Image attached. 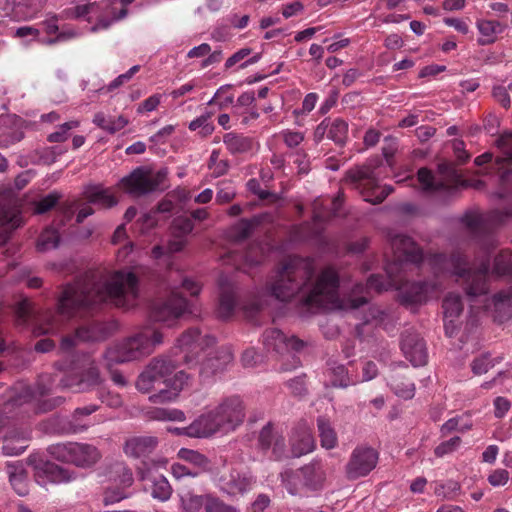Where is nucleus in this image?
<instances>
[{"label": "nucleus", "instance_id": "obj_1", "mask_svg": "<svg viewBox=\"0 0 512 512\" xmlns=\"http://www.w3.org/2000/svg\"><path fill=\"white\" fill-rule=\"evenodd\" d=\"M390 244L393 250V262L385 267L387 279L380 275H372L365 286L357 284L349 297L343 299L339 297L340 301L347 304L353 303L355 306L338 308L339 310H353L364 305L367 303V297L359 296V294L368 293L369 290L382 292L390 288H396L400 291L401 301L407 305L423 304L437 298L441 287L436 281L400 285V280L397 278L403 264H420L423 261L429 265L435 274L447 272L465 278L466 292L469 297L474 298L487 292V278L490 270L487 261L483 260L477 270L471 271L466 270V261L459 253L452 255L450 258H446L442 254L424 258L421 249L406 235H391ZM336 309L334 308V310Z\"/></svg>", "mask_w": 512, "mask_h": 512}, {"label": "nucleus", "instance_id": "obj_2", "mask_svg": "<svg viewBox=\"0 0 512 512\" xmlns=\"http://www.w3.org/2000/svg\"><path fill=\"white\" fill-rule=\"evenodd\" d=\"M139 294L137 277L130 271H116L109 275L88 272L74 284L64 287L58 301L57 313H46L33 328L36 335L54 334L60 322L75 315L81 309H89L102 303L130 308Z\"/></svg>", "mask_w": 512, "mask_h": 512}, {"label": "nucleus", "instance_id": "obj_3", "mask_svg": "<svg viewBox=\"0 0 512 512\" xmlns=\"http://www.w3.org/2000/svg\"><path fill=\"white\" fill-rule=\"evenodd\" d=\"M338 285L339 279L334 269L325 268L315 277L313 260L294 256L276 268L266 284V291L278 301L295 300L311 311L355 306L339 300Z\"/></svg>", "mask_w": 512, "mask_h": 512}, {"label": "nucleus", "instance_id": "obj_4", "mask_svg": "<svg viewBox=\"0 0 512 512\" xmlns=\"http://www.w3.org/2000/svg\"><path fill=\"white\" fill-rule=\"evenodd\" d=\"M162 342V333L153 324H147L132 335L110 345L103 359L108 367L140 360L151 355Z\"/></svg>", "mask_w": 512, "mask_h": 512}, {"label": "nucleus", "instance_id": "obj_5", "mask_svg": "<svg viewBox=\"0 0 512 512\" xmlns=\"http://www.w3.org/2000/svg\"><path fill=\"white\" fill-rule=\"evenodd\" d=\"M380 174V169L365 165L349 170L346 174V179L359 190L366 202L378 204L392 192L390 186L379 185Z\"/></svg>", "mask_w": 512, "mask_h": 512}, {"label": "nucleus", "instance_id": "obj_6", "mask_svg": "<svg viewBox=\"0 0 512 512\" xmlns=\"http://www.w3.org/2000/svg\"><path fill=\"white\" fill-rule=\"evenodd\" d=\"M48 451L53 458L80 468L92 467L101 458V453L97 447L88 443H57L51 445Z\"/></svg>", "mask_w": 512, "mask_h": 512}, {"label": "nucleus", "instance_id": "obj_7", "mask_svg": "<svg viewBox=\"0 0 512 512\" xmlns=\"http://www.w3.org/2000/svg\"><path fill=\"white\" fill-rule=\"evenodd\" d=\"M418 181L422 190L428 193H452L458 187L465 185L451 163L440 164L436 175L432 174L427 168H421L418 171Z\"/></svg>", "mask_w": 512, "mask_h": 512}, {"label": "nucleus", "instance_id": "obj_8", "mask_svg": "<svg viewBox=\"0 0 512 512\" xmlns=\"http://www.w3.org/2000/svg\"><path fill=\"white\" fill-rule=\"evenodd\" d=\"M165 178L166 172L163 170L153 172L151 169L138 167L123 177L119 186L132 196H142L159 188Z\"/></svg>", "mask_w": 512, "mask_h": 512}, {"label": "nucleus", "instance_id": "obj_9", "mask_svg": "<svg viewBox=\"0 0 512 512\" xmlns=\"http://www.w3.org/2000/svg\"><path fill=\"white\" fill-rule=\"evenodd\" d=\"M211 410L220 429V434L235 431L245 419V406L238 396L223 399Z\"/></svg>", "mask_w": 512, "mask_h": 512}, {"label": "nucleus", "instance_id": "obj_10", "mask_svg": "<svg viewBox=\"0 0 512 512\" xmlns=\"http://www.w3.org/2000/svg\"><path fill=\"white\" fill-rule=\"evenodd\" d=\"M101 381L102 378L96 362L88 358L78 367V371L75 374L65 375L60 383L64 388L86 391L99 385Z\"/></svg>", "mask_w": 512, "mask_h": 512}, {"label": "nucleus", "instance_id": "obj_11", "mask_svg": "<svg viewBox=\"0 0 512 512\" xmlns=\"http://www.w3.org/2000/svg\"><path fill=\"white\" fill-rule=\"evenodd\" d=\"M190 304L179 295L178 292L172 291L167 300L155 305L151 312V318L170 327L185 313H190Z\"/></svg>", "mask_w": 512, "mask_h": 512}, {"label": "nucleus", "instance_id": "obj_12", "mask_svg": "<svg viewBox=\"0 0 512 512\" xmlns=\"http://www.w3.org/2000/svg\"><path fill=\"white\" fill-rule=\"evenodd\" d=\"M116 329V323H92L86 327L79 328L74 336L64 337L61 341V349L69 351L79 342L103 341L112 335Z\"/></svg>", "mask_w": 512, "mask_h": 512}, {"label": "nucleus", "instance_id": "obj_13", "mask_svg": "<svg viewBox=\"0 0 512 512\" xmlns=\"http://www.w3.org/2000/svg\"><path fill=\"white\" fill-rule=\"evenodd\" d=\"M378 453L369 446L356 447L346 464V475L355 480L367 476L377 465Z\"/></svg>", "mask_w": 512, "mask_h": 512}, {"label": "nucleus", "instance_id": "obj_14", "mask_svg": "<svg viewBox=\"0 0 512 512\" xmlns=\"http://www.w3.org/2000/svg\"><path fill=\"white\" fill-rule=\"evenodd\" d=\"M168 361L170 370L164 378V387L160 388L158 393L149 397V400L153 403H165L176 400L180 392L188 385V375L183 371L174 373L175 365L171 360Z\"/></svg>", "mask_w": 512, "mask_h": 512}, {"label": "nucleus", "instance_id": "obj_15", "mask_svg": "<svg viewBox=\"0 0 512 512\" xmlns=\"http://www.w3.org/2000/svg\"><path fill=\"white\" fill-rule=\"evenodd\" d=\"M512 214V209L506 213L492 211L490 213H480L478 211H469L461 219L465 227L474 234H488L497 225L504 222V218Z\"/></svg>", "mask_w": 512, "mask_h": 512}, {"label": "nucleus", "instance_id": "obj_16", "mask_svg": "<svg viewBox=\"0 0 512 512\" xmlns=\"http://www.w3.org/2000/svg\"><path fill=\"white\" fill-rule=\"evenodd\" d=\"M170 370L169 361L154 359L139 375L136 388L142 393H149L153 389H160L164 385V378Z\"/></svg>", "mask_w": 512, "mask_h": 512}, {"label": "nucleus", "instance_id": "obj_17", "mask_svg": "<svg viewBox=\"0 0 512 512\" xmlns=\"http://www.w3.org/2000/svg\"><path fill=\"white\" fill-rule=\"evenodd\" d=\"M33 469L35 480L41 486L47 483H67L76 478L73 471L44 460L33 461Z\"/></svg>", "mask_w": 512, "mask_h": 512}, {"label": "nucleus", "instance_id": "obj_18", "mask_svg": "<svg viewBox=\"0 0 512 512\" xmlns=\"http://www.w3.org/2000/svg\"><path fill=\"white\" fill-rule=\"evenodd\" d=\"M215 343V338L210 335L201 336L197 328L185 331L178 339L177 344L184 353L185 362H191L200 352L205 351Z\"/></svg>", "mask_w": 512, "mask_h": 512}, {"label": "nucleus", "instance_id": "obj_19", "mask_svg": "<svg viewBox=\"0 0 512 512\" xmlns=\"http://www.w3.org/2000/svg\"><path fill=\"white\" fill-rule=\"evenodd\" d=\"M263 345L269 352L284 354L289 351H299L304 343L294 336L287 337L280 330L271 328L263 334Z\"/></svg>", "mask_w": 512, "mask_h": 512}, {"label": "nucleus", "instance_id": "obj_20", "mask_svg": "<svg viewBox=\"0 0 512 512\" xmlns=\"http://www.w3.org/2000/svg\"><path fill=\"white\" fill-rule=\"evenodd\" d=\"M233 358L230 347H222L216 352L215 356L208 357L202 362L199 372L200 378L205 382L213 380L228 368L233 362Z\"/></svg>", "mask_w": 512, "mask_h": 512}, {"label": "nucleus", "instance_id": "obj_21", "mask_svg": "<svg viewBox=\"0 0 512 512\" xmlns=\"http://www.w3.org/2000/svg\"><path fill=\"white\" fill-rule=\"evenodd\" d=\"M31 431L24 427H8L3 435L2 451L6 456L22 454L28 447Z\"/></svg>", "mask_w": 512, "mask_h": 512}, {"label": "nucleus", "instance_id": "obj_22", "mask_svg": "<svg viewBox=\"0 0 512 512\" xmlns=\"http://www.w3.org/2000/svg\"><path fill=\"white\" fill-rule=\"evenodd\" d=\"M139 478L144 482V488L150 491L151 496L161 502L170 499L172 487L166 477L157 474L150 469L139 471Z\"/></svg>", "mask_w": 512, "mask_h": 512}, {"label": "nucleus", "instance_id": "obj_23", "mask_svg": "<svg viewBox=\"0 0 512 512\" xmlns=\"http://www.w3.org/2000/svg\"><path fill=\"white\" fill-rule=\"evenodd\" d=\"M401 349L410 363L415 366H423L427 363V350L424 341L416 333H407L403 336Z\"/></svg>", "mask_w": 512, "mask_h": 512}, {"label": "nucleus", "instance_id": "obj_24", "mask_svg": "<svg viewBox=\"0 0 512 512\" xmlns=\"http://www.w3.org/2000/svg\"><path fill=\"white\" fill-rule=\"evenodd\" d=\"M462 311L463 303L460 295L449 293L443 301L444 328L447 336L453 337L456 335V319L460 316Z\"/></svg>", "mask_w": 512, "mask_h": 512}, {"label": "nucleus", "instance_id": "obj_25", "mask_svg": "<svg viewBox=\"0 0 512 512\" xmlns=\"http://www.w3.org/2000/svg\"><path fill=\"white\" fill-rule=\"evenodd\" d=\"M221 489L229 495L244 494L251 489L254 478L248 472H241L236 469L231 470L230 474L221 477Z\"/></svg>", "mask_w": 512, "mask_h": 512}, {"label": "nucleus", "instance_id": "obj_26", "mask_svg": "<svg viewBox=\"0 0 512 512\" xmlns=\"http://www.w3.org/2000/svg\"><path fill=\"white\" fill-rule=\"evenodd\" d=\"M218 433L220 429L211 409L188 425V437L191 438H209Z\"/></svg>", "mask_w": 512, "mask_h": 512}, {"label": "nucleus", "instance_id": "obj_27", "mask_svg": "<svg viewBox=\"0 0 512 512\" xmlns=\"http://www.w3.org/2000/svg\"><path fill=\"white\" fill-rule=\"evenodd\" d=\"M484 307L492 310L495 320L502 322L512 317V289L486 299Z\"/></svg>", "mask_w": 512, "mask_h": 512}, {"label": "nucleus", "instance_id": "obj_28", "mask_svg": "<svg viewBox=\"0 0 512 512\" xmlns=\"http://www.w3.org/2000/svg\"><path fill=\"white\" fill-rule=\"evenodd\" d=\"M83 195L90 203L101 208H111L118 204V199L109 188L101 184H90L84 188Z\"/></svg>", "mask_w": 512, "mask_h": 512}, {"label": "nucleus", "instance_id": "obj_29", "mask_svg": "<svg viewBox=\"0 0 512 512\" xmlns=\"http://www.w3.org/2000/svg\"><path fill=\"white\" fill-rule=\"evenodd\" d=\"M503 156L496 161V168L502 181L512 172V132L502 134L496 141Z\"/></svg>", "mask_w": 512, "mask_h": 512}, {"label": "nucleus", "instance_id": "obj_30", "mask_svg": "<svg viewBox=\"0 0 512 512\" xmlns=\"http://www.w3.org/2000/svg\"><path fill=\"white\" fill-rule=\"evenodd\" d=\"M220 299L218 306V316L222 319L229 318L236 307V294L234 287L230 284L227 278L221 277L219 279Z\"/></svg>", "mask_w": 512, "mask_h": 512}, {"label": "nucleus", "instance_id": "obj_31", "mask_svg": "<svg viewBox=\"0 0 512 512\" xmlns=\"http://www.w3.org/2000/svg\"><path fill=\"white\" fill-rule=\"evenodd\" d=\"M158 445V439L154 436H138L128 439L124 446L125 453L134 458H139L151 453Z\"/></svg>", "mask_w": 512, "mask_h": 512}, {"label": "nucleus", "instance_id": "obj_32", "mask_svg": "<svg viewBox=\"0 0 512 512\" xmlns=\"http://www.w3.org/2000/svg\"><path fill=\"white\" fill-rule=\"evenodd\" d=\"M356 383L357 381L349 375L348 370L342 364H333L325 372L324 385L326 387L345 389Z\"/></svg>", "mask_w": 512, "mask_h": 512}, {"label": "nucleus", "instance_id": "obj_33", "mask_svg": "<svg viewBox=\"0 0 512 512\" xmlns=\"http://www.w3.org/2000/svg\"><path fill=\"white\" fill-rule=\"evenodd\" d=\"M476 28L480 35L477 42L482 46L495 43L498 35L504 30V26L499 21L487 19H478Z\"/></svg>", "mask_w": 512, "mask_h": 512}, {"label": "nucleus", "instance_id": "obj_34", "mask_svg": "<svg viewBox=\"0 0 512 512\" xmlns=\"http://www.w3.org/2000/svg\"><path fill=\"white\" fill-rule=\"evenodd\" d=\"M315 448V440L311 431L303 428L293 434L291 438V453L293 457H301L312 452Z\"/></svg>", "mask_w": 512, "mask_h": 512}, {"label": "nucleus", "instance_id": "obj_35", "mask_svg": "<svg viewBox=\"0 0 512 512\" xmlns=\"http://www.w3.org/2000/svg\"><path fill=\"white\" fill-rule=\"evenodd\" d=\"M302 474L307 490L315 492L322 489L326 474L319 462H312L302 467Z\"/></svg>", "mask_w": 512, "mask_h": 512}, {"label": "nucleus", "instance_id": "obj_36", "mask_svg": "<svg viewBox=\"0 0 512 512\" xmlns=\"http://www.w3.org/2000/svg\"><path fill=\"white\" fill-rule=\"evenodd\" d=\"M302 468L298 470H286L281 474L282 483L286 488L287 492L292 496H306L307 486L304 484V478H302Z\"/></svg>", "mask_w": 512, "mask_h": 512}, {"label": "nucleus", "instance_id": "obj_37", "mask_svg": "<svg viewBox=\"0 0 512 512\" xmlns=\"http://www.w3.org/2000/svg\"><path fill=\"white\" fill-rule=\"evenodd\" d=\"M324 199L318 198L313 203V219L315 223L328 220L331 216H339L342 205V196L339 194L331 201V207H326Z\"/></svg>", "mask_w": 512, "mask_h": 512}, {"label": "nucleus", "instance_id": "obj_38", "mask_svg": "<svg viewBox=\"0 0 512 512\" xmlns=\"http://www.w3.org/2000/svg\"><path fill=\"white\" fill-rule=\"evenodd\" d=\"M93 123L106 131L109 134H115L116 132L125 128L129 121L126 117L119 115L117 117L106 116L104 113H96L93 118Z\"/></svg>", "mask_w": 512, "mask_h": 512}, {"label": "nucleus", "instance_id": "obj_39", "mask_svg": "<svg viewBox=\"0 0 512 512\" xmlns=\"http://www.w3.org/2000/svg\"><path fill=\"white\" fill-rule=\"evenodd\" d=\"M262 216H254L251 219H242L234 224L228 232L231 240L238 242L247 238L256 226L261 222Z\"/></svg>", "mask_w": 512, "mask_h": 512}, {"label": "nucleus", "instance_id": "obj_40", "mask_svg": "<svg viewBox=\"0 0 512 512\" xmlns=\"http://www.w3.org/2000/svg\"><path fill=\"white\" fill-rule=\"evenodd\" d=\"M209 494L198 495L186 490L179 494L180 505L183 512H199L205 509Z\"/></svg>", "mask_w": 512, "mask_h": 512}, {"label": "nucleus", "instance_id": "obj_41", "mask_svg": "<svg viewBox=\"0 0 512 512\" xmlns=\"http://www.w3.org/2000/svg\"><path fill=\"white\" fill-rule=\"evenodd\" d=\"M177 456L179 459L186 461L194 466V471H199V474L209 470L210 461L202 453L196 450L181 448Z\"/></svg>", "mask_w": 512, "mask_h": 512}, {"label": "nucleus", "instance_id": "obj_42", "mask_svg": "<svg viewBox=\"0 0 512 512\" xmlns=\"http://www.w3.org/2000/svg\"><path fill=\"white\" fill-rule=\"evenodd\" d=\"M21 224L20 212L17 208L0 206V234L19 227Z\"/></svg>", "mask_w": 512, "mask_h": 512}, {"label": "nucleus", "instance_id": "obj_43", "mask_svg": "<svg viewBox=\"0 0 512 512\" xmlns=\"http://www.w3.org/2000/svg\"><path fill=\"white\" fill-rule=\"evenodd\" d=\"M223 143L231 154H242L252 149V140L235 133H227L223 137Z\"/></svg>", "mask_w": 512, "mask_h": 512}, {"label": "nucleus", "instance_id": "obj_44", "mask_svg": "<svg viewBox=\"0 0 512 512\" xmlns=\"http://www.w3.org/2000/svg\"><path fill=\"white\" fill-rule=\"evenodd\" d=\"M7 473L9 481L15 492L20 496H25L28 493V487L22 467L15 463H8Z\"/></svg>", "mask_w": 512, "mask_h": 512}, {"label": "nucleus", "instance_id": "obj_45", "mask_svg": "<svg viewBox=\"0 0 512 512\" xmlns=\"http://www.w3.org/2000/svg\"><path fill=\"white\" fill-rule=\"evenodd\" d=\"M317 427L319 431V437L321 446L325 449H333L337 445V436L330 423V421L321 416L317 419Z\"/></svg>", "mask_w": 512, "mask_h": 512}, {"label": "nucleus", "instance_id": "obj_46", "mask_svg": "<svg viewBox=\"0 0 512 512\" xmlns=\"http://www.w3.org/2000/svg\"><path fill=\"white\" fill-rule=\"evenodd\" d=\"M389 385L392 391L400 398L405 400L412 399L415 395V384L404 377L394 376Z\"/></svg>", "mask_w": 512, "mask_h": 512}, {"label": "nucleus", "instance_id": "obj_47", "mask_svg": "<svg viewBox=\"0 0 512 512\" xmlns=\"http://www.w3.org/2000/svg\"><path fill=\"white\" fill-rule=\"evenodd\" d=\"M348 137V123L343 119L328 120V138L343 145Z\"/></svg>", "mask_w": 512, "mask_h": 512}, {"label": "nucleus", "instance_id": "obj_48", "mask_svg": "<svg viewBox=\"0 0 512 512\" xmlns=\"http://www.w3.org/2000/svg\"><path fill=\"white\" fill-rule=\"evenodd\" d=\"M60 241L59 232L54 228H46L37 241V250L46 252L55 249Z\"/></svg>", "mask_w": 512, "mask_h": 512}, {"label": "nucleus", "instance_id": "obj_49", "mask_svg": "<svg viewBox=\"0 0 512 512\" xmlns=\"http://www.w3.org/2000/svg\"><path fill=\"white\" fill-rule=\"evenodd\" d=\"M97 409H98V407L94 404H90L85 407L77 408L74 411L73 416H72V421H71V426H70V429L72 430V432L77 433V432L86 430L89 427L90 423L89 422L81 423L80 422L81 418L84 416L91 415Z\"/></svg>", "mask_w": 512, "mask_h": 512}, {"label": "nucleus", "instance_id": "obj_50", "mask_svg": "<svg viewBox=\"0 0 512 512\" xmlns=\"http://www.w3.org/2000/svg\"><path fill=\"white\" fill-rule=\"evenodd\" d=\"M461 490V486L457 481L447 480L446 482H437L434 487V494L443 499H454Z\"/></svg>", "mask_w": 512, "mask_h": 512}, {"label": "nucleus", "instance_id": "obj_51", "mask_svg": "<svg viewBox=\"0 0 512 512\" xmlns=\"http://www.w3.org/2000/svg\"><path fill=\"white\" fill-rule=\"evenodd\" d=\"M185 245H186L185 238H183L181 236L177 237L175 235H172V239L168 242V245L166 248H164L161 245H157L152 249V256L155 259H158V258L162 257L163 255H165L166 253H176V252L181 251Z\"/></svg>", "mask_w": 512, "mask_h": 512}, {"label": "nucleus", "instance_id": "obj_52", "mask_svg": "<svg viewBox=\"0 0 512 512\" xmlns=\"http://www.w3.org/2000/svg\"><path fill=\"white\" fill-rule=\"evenodd\" d=\"M512 272V254L509 251H501L494 260L492 274L497 276L507 275Z\"/></svg>", "mask_w": 512, "mask_h": 512}, {"label": "nucleus", "instance_id": "obj_53", "mask_svg": "<svg viewBox=\"0 0 512 512\" xmlns=\"http://www.w3.org/2000/svg\"><path fill=\"white\" fill-rule=\"evenodd\" d=\"M34 312L32 302L24 298L15 307L16 325L26 326Z\"/></svg>", "mask_w": 512, "mask_h": 512}, {"label": "nucleus", "instance_id": "obj_54", "mask_svg": "<svg viewBox=\"0 0 512 512\" xmlns=\"http://www.w3.org/2000/svg\"><path fill=\"white\" fill-rule=\"evenodd\" d=\"M80 125L78 120H71L60 125L57 130L49 134L47 140L51 143H62L69 137V132Z\"/></svg>", "mask_w": 512, "mask_h": 512}, {"label": "nucleus", "instance_id": "obj_55", "mask_svg": "<svg viewBox=\"0 0 512 512\" xmlns=\"http://www.w3.org/2000/svg\"><path fill=\"white\" fill-rule=\"evenodd\" d=\"M205 512H238V509L232 505L226 504L220 498L209 494Z\"/></svg>", "mask_w": 512, "mask_h": 512}, {"label": "nucleus", "instance_id": "obj_56", "mask_svg": "<svg viewBox=\"0 0 512 512\" xmlns=\"http://www.w3.org/2000/svg\"><path fill=\"white\" fill-rule=\"evenodd\" d=\"M193 227V222L189 218H176L172 224V235L185 238V236L192 232Z\"/></svg>", "mask_w": 512, "mask_h": 512}, {"label": "nucleus", "instance_id": "obj_57", "mask_svg": "<svg viewBox=\"0 0 512 512\" xmlns=\"http://www.w3.org/2000/svg\"><path fill=\"white\" fill-rule=\"evenodd\" d=\"M211 117H212V113L206 112V113L200 115L199 117H197L196 119L192 120L189 123L188 127L191 131H195L199 128H202L204 135L211 134L214 130L213 125L209 123V119Z\"/></svg>", "mask_w": 512, "mask_h": 512}, {"label": "nucleus", "instance_id": "obj_58", "mask_svg": "<svg viewBox=\"0 0 512 512\" xmlns=\"http://www.w3.org/2000/svg\"><path fill=\"white\" fill-rule=\"evenodd\" d=\"M461 417H453L449 420H447L442 426H441V434L443 436H447L448 434L452 433L453 431H458L461 433H464L468 431L471 428V424H462L460 425Z\"/></svg>", "mask_w": 512, "mask_h": 512}, {"label": "nucleus", "instance_id": "obj_59", "mask_svg": "<svg viewBox=\"0 0 512 512\" xmlns=\"http://www.w3.org/2000/svg\"><path fill=\"white\" fill-rule=\"evenodd\" d=\"M461 444V438L459 436L452 437L451 439L440 443L434 450L437 457H443L456 451Z\"/></svg>", "mask_w": 512, "mask_h": 512}, {"label": "nucleus", "instance_id": "obj_60", "mask_svg": "<svg viewBox=\"0 0 512 512\" xmlns=\"http://www.w3.org/2000/svg\"><path fill=\"white\" fill-rule=\"evenodd\" d=\"M494 366L489 354H483L472 362V371L475 375H482Z\"/></svg>", "mask_w": 512, "mask_h": 512}, {"label": "nucleus", "instance_id": "obj_61", "mask_svg": "<svg viewBox=\"0 0 512 512\" xmlns=\"http://www.w3.org/2000/svg\"><path fill=\"white\" fill-rule=\"evenodd\" d=\"M264 259V248L260 245L251 246L245 253L244 263L249 267L259 264Z\"/></svg>", "mask_w": 512, "mask_h": 512}, {"label": "nucleus", "instance_id": "obj_62", "mask_svg": "<svg viewBox=\"0 0 512 512\" xmlns=\"http://www.w3.org/2000/svg\"><path fill=\"white\" fill-rule=\"evenodd\" d=\"M58 201V195L55 193H51L35 202L34 204V212L36 214H43L53 208Z\"/></svg>", "mask_w": 512, "mask_h": 512}, {"label": "nucleus", "instance_id": "obj_63", "mask_svg": "<svg viewBox=\"0 0 512 512\" xmlns=\"http://www.w3.org/2000/svg\"><path fill=\"white\" fill-rule=\"evenodd\" d=\"M235 195L236 190L231 183H221L216 194V201L220 204H225L233 200Z\"/></svg>", "mask_w": 512, "mask_h": 512}, {"label": "nucleus", "instance_id": "obj_64", "mask_svg": "<svg viewBox=\"0 0 512 512\" xmlns=\"http://www.w3.org/2000/svg\"><path fill=\"white\" fill-rule=\"evenodd\" d=\"M127 497H128L127 493L121 487L115 488V489L108 488L104 492L103 503H104V505L108 506V505L115 504Z\"/></svg>", "mask_w": 512, "mask_h": 512}]
</instances>
